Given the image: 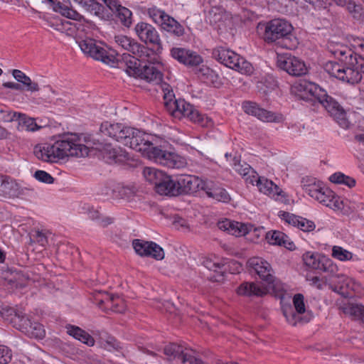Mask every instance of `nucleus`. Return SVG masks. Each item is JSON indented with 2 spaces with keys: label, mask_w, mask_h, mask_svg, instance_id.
Returning a JSON list of instances; mask_svg holds the SVG:
<instances>
[{
  "label": "nucleus",
  "mask_w": 364,
  "mask_h": 364,
  "mask_svg": "<svg viewBox=\"0 0 364 364\" xmlns=\"http://www.w3.org/2000/svg\"><path fill=\"white\" fill-rule=\"evenodd\" d=\"M297 228L304 232H311L315 229L316 225L313 221L301 218Z\"/></svg>",
  "instance_id": "obj_54"
},
{
  "label": "nucleus",
  "mask_w": 364,
  "mask_h": 364,
  "mask_svg": "<svg viewBox=\"0 0 364 364\" xmlns=\"http://www.w3.org/2000/svg\"><path fill=\"white\" fill-rule=\"evenodd\" d=\"M279 216L288 224L295 227H297V225L302 218L285 211H280Z\"/></svg>",
  "instance_id": "obj_48"
},
{
  "label": "nucleus",
  "mask_w": 364,
  "mask_h": 364,
  "mask_svg": "<svg viewBox=\"0 0 364 364\" xmlns=\"http://www.w3.org/2000/svg\"><path fill=\"white\" fill-rule=\"evenodd\" d=\"M213 57L220 63L241 73H252V65L234 51L225 47H218L213 50Z\"/></svg>",
  "instance_id": "obj_8"
},
{
  "label": "nucleus",
  "mask_w": 364,
  "mask_h": 364,
  "mask_svg": "<svg viewBox=\"0 0 364 364\" xmlns=\"http://www.w3.org/2000/svg\"><path fill=\"white\" fill-rule=\"evenodd\" d=\"M81 50L92 58L104 63L114 66L119 60L118 54L114 50H108L107 47L100 41L87 38L77 41Z\"/></svg>",
  "instance_id": "obj_6"
},
{
  "label": "nucleus",
  "mask_w": 364,
  "mask_h": 364,
  "mask_svg": "<svg viewBox=\"0 0 364 364\" xmlns=\"http://www.w3.org/2000/svg\"><path fill=\"white\" fill-rule=\"evenodd\" d=\"M329 180L334 183L344 184L348 188L354 187L356 183L355 180L353 178L346 176L341 172H336L332 174L330 176Z\"/></svg>",
  "instance_id": "obj_44"
},
{
  "label": "nucleus",
  "mask_w": 364,
  "mask_h": 364,
  "mask_svg": "<svg viewBox=\"0 0 364 364\" xmlns=\"http://www.w3.org/2000/svg\"><path fill=\"white\" fill-rule=\"evenodd\" d=\"M134 30L139 39L146 44L153 46L151 48L159 55V36L156 28L149 23L139 22L136 25Z\"/></svg>",
  "instance_id": "obj_15"
},
{
  "label": "nucleus",
  "mask_w": 364,
  "mask_h": 364,
  "mask_svg": "<svg viewBox=\"0 0 364 364\" xmlns=\"http://www.w3.org/2000/svg\"><path fill=\"white\" fill-rule=\"evenodd\" d=\"M100 131L106 136L124 144L129 132H132V127H126L119 123H111L105 122L101 124Z\"/></svg>",
  "instance_id": "obj_17"
},
{
  "label": "nucleus",
  "mask_w": 364,
  "mask_h": 364,
  "mask_svg": "<svg viewBox=\"0 0 364 364\" xmlns=\"http://www.w3.org/2000/svg\"><path fill=\"white\" fill-rule=\"evenodd\" d=\"M218 227L220 230L226 231L229 234L236 237L245 235L248 232V228L245 224L232 221L229 219L219 221L218 223Z\"/></svg>",
  "instance_id": "obj_25"
},
{
  "label": "nucleus",
  "mask_w": 364,
  "mask_h": 364,
  "mask_svg": "<svg viewBox=\"0 0 364 364\" xmlns=\"http://www.w3.org/2000/svg\"><path fill=\"white\" fill-rule=\"evenodd\" d=\"M254 173H248L247 176H245L244 180L246 183L255 185L257 186V184H259L258 181L262 178V177H259L257 174V173L253 169Z\"/></svg>",
  "instance_id": "obj_59"
},
{
  "label": "nucleus",
  "mask_w": 364,
  "mask_h": 364,
  "mask_svg": "<svg viewBox=\"0 0 364 364\" xmlns=\"http://www.w3.org/2000/svg\"><path fill=\"white\" fill-rule=\"evenodd\" d=\"M201 179L192 175L181 176L178 178L180 195H191L200 190Z\"/></svg>",
  "instance_id": "obj_23"
},
{
  "label": "nucleus",
  "mask_w": 364,
  "mask_h": 364,
  "mask_svg": "<svg viewBox=\"0 0 364 364\" xmlns=\"http://www.w3.org/2000/svg\"><path fill=\"white\" fill-rule=\"evenodd\" d=\"M186 165V159L173 152L161 150V166L170 168H180Z\"/></svg>",
  "instance_id": "obj_28"
},
{
  "label": "nucleus",
  "mask_w": 364,
  "mask_h": 364,
  "mask_svg": "<svg viewBox=\"0 0 364 364\" xmlns=\"http://www.w3.org/2000/svg\"><path fill=\"white\" fill-rule=\"evenodd\" d=\"M316 102L321 105L343 129L350 127V122L346 117L343 108L333 98L328 96L325 91L323 97H319Z\"/></svg>",
  "instance_id": "obj_12"
},
{
  "label": "nucleus",
  "mask_w": 364,
  "mask_h": 364,
  "mask_svg": "<svg viewBox=\"0 0 364 364\" xmlns=\"http://www.w3.org/2000/svg\"><path fill=\"white\" fill-rule=\"evenodd\" d=\"M66 329L67 333L74 338L89 346H94L95 340L92 336L81 328L69 324L66 326Z\"/></svg>",
  "instance_id": "obj_37"
},
{
  "label": "nucleus",
  "mask_w": 364,
  "mask_h": 364,
  "mask_svg": "<svg viewBox=\"0 0 364 364\" xmlns=\"http://www.w3.org/2000/svg\"><path fill=\"white\" fill-rule=\"evenodd\" d=\"M114 42L122 49L129 52L132 55H136L143 59L154 60L159 58V55L151 48L139 44L127 36L119 34L114 36Z\"/></svg>",
  "instance_id": "obj_10"
},
{
  "label": "nucleus",
  "mask_w": 364,
  "mask_h": 364,
  "mask_svg": "<svg viewBox=\"0 0 364 364\" xmlns=\"http://www.w3.org/2000/svg\"><path fill=\"white\" fill-rule=\"evenodd\" d=\"M162 195L173 197L179 196L180 192L178 180H173L171 176L161 170V196Z\"/></svg>",
  "instance_id": "obj_27"
},
{
  "label": "nucleus",
  "mask_w": 364,
  "mask_h": 364,
  "mask_svg": "<svg viewBox=\"0 0 364 364\" xmlns=\"http://www.w3.org/2000/svg\"><path fill=\"white\" fill-rule=\"evenodd\" d=\"M171 53L173 58L187 66H197L203 62V58L200 55L188 49L173 48L171 49Z\"/></svg>",
  "instance_id": "obj_19"
},
{
  "label": "nucleus",
  "mask_w": 364,
  "mask_h": 364,
  "mask_svg": "<svg viewBox=\"0 0 364 364\" xmlns=\"http://www.w3.org/2000/svg\"><path fill=\"white\" fill-rule=\"evenodd\" d=\"M209 198H212L217 201L223 203H227L230 199V197L226 190L215 183L212 191L209 193Z\"/></svg>",
  "instance_id": "obj_46"
},
{
  "label": "nucleus",
  "mask_w": 364,
  "mask_h": 364,
  "mask_svg": "<svg viewBox=\"0 0 364 364\" xmlns=\"http://www.w3.org/2000/svg\"><path fill=\"white\" fill-rule=\"evenodd\" d=\"M159 59L154 63L144 62L142 65L140 75L139 78L144 79L148 82L157 80L159 77Z\"/></svg>",
  "instance_id": "obj_36"
},
{
  "label": "nucleus",
  "mask_w": 364,
  "mask_h": 364,
  "mask_svg": "<svg viewBox=\"0 0 364 364\" xmlns=\"http://www.w3.org/2000/svg\"><path fill=\"white\" fill-rule=\"evenodd\" d=\"M248 264L258 276L269 284L274 282L273 270L269 263L261 257H252L248 260Z\"/></svg>",
  "instance_id": "obj_18"
},
{
  "label": "nucleus",
  "mask_w": 364,
  "mask_h": 364,
  "mask_svg": "<svg viewBox=\"0 0 364 364\" xmlns=\"http://www.w3.org/2000/svg\"><path fill=\"white\" fill-rule=\"evenodd\" d=\"M292 26L283 19H273L265 26L264 39L266 42H274L280 40L279 43L284 48L291 50L296 47V40L291 38Z\"/></svg>",
  "instance_id": "obj_4"
},
{
  "label": "nucleus",
  "mask_w": 364,
  "mask_h": 364,
  "mask_svg": "<svg viewBox=\"0 0 364 364\" xmlns=\"http://www.w3.org/2000/svg\"><path fill=\"white\" fill-rule=\"evenodd\" d=\"M295 88L298 92L303 93L301 95L302 98H306L314 102H316L319 97H323L325 95L324 90L321 89L317 85L306 80L301 81L296 84Z\"/></svg>",
  "instance_id": "obj_21"
},
{
  "label": "nucleus",
  "mask_w": 364,
  "mask_h": 364,
  "mask_svg": "<svg viewBox=\"0 0 364 364\" xmlns=\"http://www.w3.org/2000/svg\"><path fill=\"white\" fill-rule=\"evenodd\" d=\"M258 182L259 184H257V188L261 193H263L275 200L279 199V196H281L282 191L277 185L264 177H262Z\"/></svg>",
  "instance_id": "obj_33"
},
{
  "label": "nucleus",
  "mask_w": 364,
  "mask_h": 364,
  "mask_svg": "<svg viewBox=\"0 0 364 364\" xmlns=\"http://www.w3.org/2000/svg\"><path fill=\"white\" fill-rule=\"evenodd\" d=\"M328 275L331 284L333 286V290L344 294L346 289L349 285V279L343 274H338V271L337 272V276Z\"/></svg>",
  "instance_id": "obj_40"
},
{
  "label": "nucleus",
  "mask_w": 364,
  "mask_h": 364,
  "mask_svg": "<svg viewBox=\"0 0 364 364\" xmlns=\"http://www.w3.org/2000/svg\"><path fill=\"white\" fill-rule=\"evenodd\" d=\"M144 176L146 181L154 186L156 193H159V171L154 168L145 167L143 171Z\"/></svg>",
  "instance_id": "obj_41"
},
{
  "label": "nucleus",
  "mask_w": 364,
  "mask_h": 364,
  "mask_svg": "<svg viewBox=\"0 0 364 364\" xmlns=\"http://www.w3.org/2000/svg\"><path fill=\"white\" fill-rule=\"evenodd\" d=\"M284 314L287 318V322L292 326H296L297 321L300 320V316L292 310H290L289 312L284 311Z\"/></svg>",
  "instance_id": "obj_57"
},
{
  "label": "nucleus",
  "mask_w": 364,
  "mask_h": 364,
  "mask_svg": "<svg viewBox=\"0 0 364 364\" xmlns=\"http://www.w3.org/2000/svg\"><path fill=\"white\" fill-rule=\"evenodd\" d=\"M304 296L301 294H295L293 299L295 309L298 314H303L305 312V305L304 301Z\"/></svg>",
  "instance_id": "obj_53"
},
{
  "label": "nucleus",
  "mask_w": 364,
  "mask_h": 364,
  "mask_svg": "<svg viewBox=\"0 0 364 364\" xmlns=\"http://www.w3.org/2000/svg\"><path fill=\"white\" fill-rule=\"evenodd\" d=\"M161 90L164 93V108L171 115L178 118L182 116L187 117L202 127H211L213 126L212 119L205 114H202L192 105L184 100H176L172 87L169 84L163 81L161 73Z\"/></svg>",
  "instance_id": "obj_3"
},
{
  "label": "nucleus",
  "mask_w": 364,
  "mask_h": 364,
  "mask_svg": "<svg viewBox=\"0 0 364 364\" xmlns=\"http://www.w3.org/2000/svg\"><path fill=\"white\" fill-rule=\"evenodd\" d=\"M122 60L125 63V71L128 75L134 77H138L141 74V69L144 62H156L159 59L149 60V59H143L136 55H130L123 53Z\"/></svg>",
  "instance_id": "obj_20"
},
{
  "label": "nucleus",
  "mask_w": 364,
  "mask_h": 364,
  "mask_svg": "<svg viewBox=\"0 0 364 364\" xmlns=\"http://www.w3.org/2000/svg\"><path fill=\"white\" fill-rule=\"evenodd\" d=\"M198 75L200 80L208 85L217 87L220 84L218 75L207 66H202Z\"/></svg>",
  "instance_id": "obj_38"
},
{
  "label": "nucleus",
  "mask_w": 364,
  "mask_h": 364,
  "mask_svg": "<svg viewBox=\"0 0 364 364\" xmlns=\"http://www.w3.org/2000/svg\"><path fill=\"white\" fill-rule=\"evenodd\" d=\"M164 360L170 364H203L191 348L176 343H169L164 347Z\"/></svg>",
  "instance_id": "obj_7"
},
{
  "label": "nucleus",
  "mask_w": 364,
  "mask_h": 364,
  "mask_svg": "<svg viewBox=\"0 0 364 364\" xmlns=\"http://www.w3.org/2000/svg\"><path fill=\"white\" fill-rule=\"evenodd\" d=\"M32 238L34 242L42 247H45L48 244V237L44 230H36L32 235Z\"/></svg>",
  "instance_id": "obj_51"
},
{
  "label": "nucleus",
  "mask_w": 364,
  "mask_h": 364,
  "mask_svg": "<svg viewBox=\"0 0 364 364\" xmlns=\"http://www.w3.org/2000/svg\"><path fill=\"white\" fill-rule=\"evenodd\" d=\"M105 5L103 9L107 11L108 17L100 18L103 20H109L114 14L122 24L129 27L132 24V11L127 7L122 6L119 0H102Z\"/></svg>",
  "instance_id": "obj_14"
},
{
  "label": "nucleus",
  "mask_w": 364,
  "mask_h": 364,
  "mask_svg": "<svg viewBox=\"0 0 364 364\" xmlns=\"http://www.w3.org/2000/svg\"><path fill=\"white\" fill-rule=\"evenodd\" d=\"M34 177L38 181H41V182H43L45 183H48V184H51L54 181V178L50 173H47L45 171H42V170L36 171L34 173Z\"/></svg>",
  "instance_id": "obj_50"
},
{
  "label": "nucleus",
  "mask_w": 364,
  "mask_h": 364,
  "mask_svg": "<svg viewBox=\"0 0 364 364\" xmlns=\"http://www.w3.org/2000/svg\"><path fill=\"white\" fill-rule=\"evenodd\" d=\"M277 66L292 76H301L307 73L304 61L288 53L278 55Z\"/></svg>",
  "instance_id": "obj_13"
},
{
  "label": "nucleus",
  "mask_w": 364,
  "mask_h": 364,
  "mask_svg": "<svg viewBox=\"0 0 364 364\" xmlns=\"http://www.w3.org/2000/svg\"><path fill=\"white\" fill-rule=\"evenodd\" d=\"M203 264L205 268L210 271H213L218 274L220 277L223 276V273L225 271V264L218 258L214 259L210 258H206L203 260Z\"/></svg>",
  "instance_id": "obj_42"
},
{
  "label": "nucleus",
  "mask_w": 364,
  "mask_h": 364,
  "mask_svg": "<svg viewBox=\"0 0 364 364\" xmlns=\"http://www.w3.org/2000/svg\"><path fill=\"white\" fill-rule=\"evenodd\" d=\"M334 53L337 57L348 54L345 60L341 59L345 63L327 62L324 65L325 71L331 76L349 84L360 82L364 74V58L361 56L358 58L357 54L348 49L338 50Z\"/></svg>",
  "instance_id": "obj_2"
},
{
  "label": "nucleus",
  "mask_w": 364,
  "mask_h": 364,
  "mask_svg": "<svg viewBox=\"0 0 364 364\" xmlns=\"http://www.w3.org/2000/svg\"><path fill=\"white\" fill-rule=\"evenodd\" d=\"M17 119L18 121V125L22 130L28 132H36L43 128L42 126L38 125L36 119L32 117H29L25 114L14 112L12 116L10 117V120Z\"/></svg>",
  "instance_id": "obj_31"
},
{
  "label": "nucleus",
  "mask_w": 364,
  "mask_h": 364,
  "mask_svg": "<svg viewBox=\"0 0 364 364\" xmlns=\"http://www.w3.org/2000/svg\"><path fill=\"white\" fill-rule=\"evenodd\" d=\"M11 350L5 346H0V363L7 364L11 360Z\"/></svg>",
  "instance_id": "obj_52"
},
{
  "label": "nucleus",
  "mask_w": 364,
  "mask_h": 364,
  "mask_svg": "<svg viewBox=\"0 0 364 364\" xmlns=\"http://www.w3.org/2000/svg\"><path fill=\"white\" fill-rule=\"evenodd\" d=\"M14 77L18 81L21 82L23 78L26 76V74L19 70H14L12 72Z\"/></svg>",
  "instance_id": "obj_64"
},
{
  "label": "nucleus",
  "mask_w": 364,
  "mask_h": 364,
  "mask_svg": "<svg viewBox=\"0 0 364 364\" xmlns=\"http://www.w3.org/2000/svg\"><path fill=\"white\" fill-rule=\"evenodd\" d=\"M161 28L178 37L184 33L183 26L173 17L162 11H161Z\"/></svg>",
  "instance_id": "obj_26"
},
{
  "label": "nucleus",
  "mask_w": 364,
  "mask_h": 364,
  "mask_svg": "<svg viewBox=\"0 0 364 364\" xmlns=\"http://www.w3.org/2000/svg\"><path fill=\"white\" fill-rule=\"evenodd\" d=\"M244 112L257 117L264 122H279L282 116L260 107L256 102L247 101L242 104Z\"/></svg>",
  "instance_id": "obj_16"
},
{
  "label": "nucleus",
  "mask_w": 364,
  "mask_h": 364,
  "mask_svg": "<svg viewBox=\"0 0 364 364\" xmlns=\"http://www.w3.org/2000/svg\"><path fill=\"white\" fill-rule=\"evenodd\" d=\"M307 280H309L311 282V284L312 286H314L319 289H322L323 284L318 277L315 276L310 278H307Z\"/></svg>",
  "instance_id": "obj_63"
},
{
  "label": "nucleus",
  "mask_w": 364,
  "mask_h": 364,
  "mask_svg": "<svg viewBox=\"0 0 364 364\" xmlns=\"http://www.w3.org/2000/svg\"><path fill=\"white\" fill-rule=\"evenodd\" d=\"M129 132L124 146L140 152L149 160L156 161L159 158V149L153 145L151 135L132 127V132Z\"/></svg>",
  "instance_id": "obj_5"
},
{
  "label": "nucleus",
  "mask_w": 364,
  "mask_h": 364,
  "mask_svg": "<svg viewBox=\"0 0 364 364\" xmlns=\"http://www.w3.org/2000/svg\"><path fill=\"white\" fill-rule=\"evenodd\" d=\"M215 182L212 181H203L201 179L200 190L203 191L206 193L207 196L209 197V193L212 191Z\"/></svg>",
  "instance_id": "obj_58"
},
{
  "label": "nucleus",
  "mask_w": 364,
  "mask_h": 364,
  "mask_svg": "<svg viewBox=\"0 0 364 364\" xmlns=\"http://www.w3.org/2000/svg\"><path fill=\"white\" fill-rule=\"evenodd\" d=\"M36 156L46 162H55L67 156L84 157L88 154V148L80 143L75 135L65 136L54 144H42L34 148Z\"/></svg>",
  "instance_id": "obj_1"
},
{
  "label": "nucleus",
  "mask_w": 364,
  "mask_h": 364,
  "mask_svg": "<svg viewBox=\"0 0 364 364\" xmlns=\"http://www.w3.org/2000/svg\"><path fill=\"white\" fill-rule=\"evenodd\" d=\"M266 239L271 245L284 246L289 250H293L295 247L294 242H291L289 237L281 231L268 232L266 234Z\"/></svg>",
  "instance_id": "obj_30"
},
{
  "label": "nucleus",
  "mask_w": 364,
  "mask_h": 364,
  "mask_svg": "<svg viewBox=\"0 0 364 364\" xmlns=\"http://www.w3.org/2000/svg\"><path fill=\"white\" fill-rule=\"evenodd\" d=\"M103 158L109 164H122L129 159V154L119 146L106 145L102 151Z\"/></svg>",
  "instance_id": "obj_22"
},
{
  "label": "nucleus",
  "mask_w": 364,
  "mask_h": 364,
  "mask_svg": "<svg viewBox=\"0 0 364 364\" xmlns=\"http://www.w3.org/2000/svg\"><path fill=\"white\" fill-rule=\"evenodd\" d=\"M104 348L109 351L121 349L120 343L114 338H109L104 343Z\"/></svg>",
  "instance_id": "obj_55"
},
{
  "label": "nucleus",
  "mask_w": 364,
  "mask_h": 364,
  "mask_svg": "<svg viewBox=\"0 0 364 364\" xmlns=\"http://www.w3.org/2000/svg\"><path fill=\"white\" fill-rule=\"evenodd\" d=\"M21 82L26 86V90L28 91L36 92L39 90V86L38 83L32 82L31 79L26 75Z\"/></svg>",
  "instance_id": "obj_56"
},
{
  "label": "nucleus",
  "mask_w": 364,
  "mask_h": 364,
  "mask_svg": "<svg viewBox=\"0 0 364 364\" xmlns=\"http://www.w3.org/2000/svg\"><path fill=\"white\" fill-rule=\"evenodd\" d=\"M11 322L14 326L26 334L28 336L41 339L45 336L43 326L38 322L31 321L25 314L15 313Z\"/></svg>",
  "instance_id": "obj_11"
},
{
  "label": "nucleus",
  "mask_w": 364,
  "mask_h": 364,
  "mask_svg": "<svg viewBox=\"0 0 364 364\" xmlns=\"http://www.w3.org/2000/svg\"><path fill=\"white\" fill-rule=\"evenodd\" d=\"M315 200L331 208H341L342 202L340 201L338 197L335 196L333 191L325 187L318 193Z\"/></svg>",
  "instance_id": "obj_32"
},
{
  "label": "nucleus",
  "mask_w": 364,
  "mask_h": 364,
  "mask_svg": "<svg viewBox=\"0 0 364 364\" xmlns=\"http://www.w3.org/2000/svg\"><path fill=\"white\" fill-rule=\"evenodd\" d=\"M68 18L73 20H80L81 15L73 9H68L63 13Z\"/></svg>",
  "instance_id": "obj_62"
},
{
  "label": "nucleus",
  "mask_w": 364,
  "mask_h": 364,
  "mask_svg": "<svg viewBox=\"0 0 364 364\" xmlns=\"http://www.w3.org/2000/svg\"><path fill=\"white\" fill-rule=\"evenodd\" d=\"M173 225L175 226L176 228H178V229L179 228H187L188 227L186 220L178 215H175L173 217Z\"/></svg>",
  "instance_id": "obj_61"
},
{
  "label": "nucleus",
  "mask_w": 364,
  "mask_h": 364,
  "mask_svg": "<svg viewBox=\"0 0 364 364\" xmlns=\"http://www.w3.org/2000/svg\"><path fill=\"white\" fill-rule=\"evenodd\" d=\"M345 6H346V8L350 13H359L360 6L359 5H357L354 1L349 0L348 1H346Z\"/></svg>",
  "instance_id": "obj_60"
},
{
  "label": "nucleus",
  "mask_w": 364,
  "mask_h": 364,
  "mask_svg": "<svg viewBox=\"0 0 364 364\" xmlns=\"http://www.w3.org/2000/svg\"><path fill=\"white\" fill-rule=\"evenodd\" d=\"M85 10L99 17H108L107 11L103 9V5L95 0H73Z\"/></svg>",
  "instance_id": "obj_34"
},
{
  "label": "nucleus",
  "mask_w": 364,
  "mask_h": 364,
  "mask_svg": "<svg viewBox=\"0 0 364 364\" xmlns=\"http://www.w3.org/2000/svg\"><path fill=\"white\" fill-rule=\"evenodd\" d=\"M132 247L135 252L141 257H151L157 258L158 245L151 241H146L140 239H134L132 241Z\"/></svg>",
  "instance_id": "obj_24"
},
{
  "label": "nucleus",
  "mask_w": 364,
  "mask_h": 364,
  "mask_svg": "<svg viewBox=\"0 0 364 364\" xmlns=\"http://www.w3.org/2000/svg\"><path fill=\"white\" fill-rule=\"evenodd\" d=\"M302 259L304 264L309 269L323 272L333 277L337 276L338 267L331 259L323 255L306 252L303 255Z\"/></svg>",
  "instance_id": "obj_9"
},
{
  "label": "nucleus",
  "mask_w": 364,
  "mask_h": 364,
  "mask_svg": "<svg viewBox=\"0 0 364 364\" xmlns=\"http://www.w3.org/2000/svg\"><path fill=\"white\" fill-rule=\"evenodd\" d=\"M301 183L304 191L314 199L324 187L320 181L311 178H303Z\"/></svg>",
  "instance_id": "obj_39"
},
{
  "label": "nucleus",
  "mask_w": 364,
  "mask_h": 364,
  "mask_svg": "<svg viewBox=\"0 0 364 364\" xmlns=\"http://www.w3.org/2000/svg\"><path fill=\"white\" fill-rule=\"evenodd\" d=\"M268 290L266 287H262L255 282H243L237 289V293L240 296H262L266 295Z\"/></svg>",
  "instance_id": "obj_29"
},
{
  "label": "nucleus",
  "mask_w": 364,
  "mask_h": 364,
  "mask_svg": "<svg viewBox=\"0 0 364 364\" xmlns=\"http://www.w3.org/2000/svg\"><path fill=\"white\" fill-rule=\"evenodd\" d=\"M331 256L341 262L354 260V255L351 252L337 245L332 247Z\"/></svg>",
  "instance_id": "obj_43"
},
{
  "label": "nucleus",
  "mask_w": 364,
  "mask_h": 364,
  "mask_svg": "<svg viewBox=\"0 0 364 364\" xmlns=\"http://www.w3.org/2000/svg\"><path fill=\"white\" fill-rule=\"evenodd\" d=\"M234 169L236 172H237L242 177L244 178L245 176H247L248 173H254L253 168L247 164L243 163L241 164L240 161L235 162L234 164Z\"/></svg>",
  "instance_id": "obj_49"
},
{
  "label": "nucleus",
  "mask_w": 364,
  "mask_h": 364,
  "mask_svg": "<svg viewBox=\"0 0 364 364\" xmlns=\"http://www.w3.org/2000/svg\"><path fill=\"white\" fill-rule=\"evenodd\" d=\"M344 312L360 320L364 324V306L362 304H350L344 309Z\"/></svg>",
  "instance_id": "obj_47"
},
{
  "label": "nucleus",
  "mask_w": 364,
  "mask_h": 364,
  "mask_svg": "<svg viewBox=\"0 0 364 364\" xmlns=\"http://www.w3.org/2000/svg\"><path fill=\"white\" fill-rule=\"evenodd\" d=\"M97 296H100L98 299L100 305L106 302L107 307L114 312L122 313L124 311V305L119 296H114L106 292H99Z\"/></svg>",
  "instance_id": "obj_35"
},
{
  "label": "nucleus",
  "mask_w": 364,
  "mask_h": 364,
  "mask_svg": "<svg viewBox=\"0 0 364 364\" xmlns=\"http://www.w3.org/2000/svg\"><path fill=\"white\" fill-rule=\"evenodd\" d=\"M51 27L60 33L72 34L75 31V26L68 20L56 19L51 23Z\"/></svg>",
  "instance_id": "obj_45"
}]
</instances>
